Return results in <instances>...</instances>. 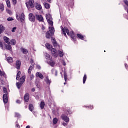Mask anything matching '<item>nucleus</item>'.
I'll return each mask as SVG.
<instances>
[{
    "label": "nucleus",
    "instance_id": "603ef678",
    "mask_svg": "<svg viewBox=\"0 0 128 128\" xmlns=\"http://www.w3.org/2000/svg\"><path fill=\"white\" fill-rule=\"evenodd\" d=\"M30 64H34V60H32V59H30Z\"/></svg>",
    "mask_w": 128,
    "mask_h": 128
},
{
    "label": "nucleus",
    "instance_id": "0e129e2a",
    "mask_svg": "<svg viewBox=\"0 0 128 128\" xmlns=\"http://www.w3.org/2000/svg\"><path fill=\"white\" fill-rule=\"evenodd\" d=\"M48 0V2H50V0Z\"/></svg>",
    "mask_w": 128,
    "mask_h": 128
},
{
    "label": "nucleus",
    "instance_id": "6ab92c4d",
    "mask_svg": "<svg viewBox=\"0 0 128 128\" xmlns=\"http://www.w3.org/2000/svg\"><path fill=\"white\" fill-rule=\"evenodd\" d=\"M6 30V28L2 26V24L0 25V34H2L4 32V30Z\"/></svg>",
    "mask_w": 128,
    "mask_h": 128
},
{
    "label": "nucleus",
    "instance_id": "4c0bfd02",
    "mask_svg": "<svg viewBox=\"0 0 128 128\" xmlns=\"http://www.w3.org/2000/svg\"><path fill=\"white\" fill-rule=\"evenodd\" d=\"M64 80L66 82V80H68V76L66 75V72H64Z\"/></svg>",
    "mask_w": 128,
    "mask_h": 128
},
{
    "label": "nucleus",
    "instance_id": "4be33fe9",
    "mask_svg": "<svg viewBox=\"0 0 128 128\" xmlns=\"http://www.w3.org/2000/svg\"><path fill=\"white\" fill-rule=\"evenodd\" d=\"M51 72L52 74H54L56 76H58V70H56V69H52Z\"/></svg>",
    "mask_w": 128,
    "mask_h": 128
},
{
    "label": "nucleus",
    "instance_id": "72a5a7b5",
    "mask_svg": "<svg viewBox=\"0 0 128 128\" xmlns=\"http://www.w3.org/2000/svg\"><path fill=\"white\" fill-rule=\"evenodd\" d=\"M77 36L80 40H84V36L80 34H77Z\"/></svg>",
    "mask_w": 128,
    "mask_h": 128
},
{
    "label": "nucleus",
    "instance_id": "ddd939ff",
    "mask_svg": "<svg viewBox=\"0 0 128 128\" xmlns=\"http://www.w3.org/2000/svg\"><path fill=\"white\" fill-rule=\"evenodd\" d=\"M48 62L49 64H50V66H54V64H56V62L52 60V59H50V60H48Z\"/></svg>",
    "mask_w": 128,
    "mask_h": 128
},
{
    "label": "nucleus",
    "instance_id": "e433bc0d",
    "mask_svg": "<svg viewBox=\"0 0 128 128\" xmlns=\"http://www.w3.org/2000/svg\"><path fill=\"white\" fill-rule=\"evenodd\" d=\"M70 34L71 38H72V40H75L76 38H74V32L72 31L70 32Z\"/></svg>",
    "mask_w": 128,
    "mask_h": 128
},
{
    "label": "nucleus",
    "instance_id": "5701e85b",
    "mask_svg": "<svg viewBox=\"0 0 128 128\" xmlns=\"http://www.w3.org/2000/svg\"><path fill=\"white\" fill-rule=\"evenodd\" d=\"M32 68H34V64H31L29 67V68L28 70V72L29 74H30L32 72Z\"/></svg>",
    "mask_w": 128,
    "mask_h": 128
},
{
    "label": "nucleus",
    "instance_id": "412c9836",
    "mask_svg": "<svg viewBox=\"0 0 128 128\" xmlns=\"http://www.w3.org/2000/svg\"><path fill=\"white\" fill-rule=\"evenodd\" d=\"M43 4L46 8L48 9L50 8V5L48 3L44 2L43 3Z\"/></svg>",
    "mask_w": 128,
    "mask_h": 128
},
{
    "label": "nucleus",
    "instance_id": "6e6552de",
    "mask_svg": "<svg viewBox=\"0 0 128 128\" xmlns=\"http://www.w3.org/2000/svg\"><path fill=\"white\" fill-rule=\"evenodd\" d=\"M62 118L63 120H64V122H70V118L64 115H62Z\"/></svg>",
    "mask_w": 128,
    "mask_h": 128
},
{
    "label": "nucleus",
    "instance_id": "bf43d9fd",
    "mask_svg": "<svg viewBox=\"0 0 128 128\" xmlns=\"http://www.w3.org/2000/svg\"><path fill=\"white\" fill-rule=\"evenodd\" d=\"M26 128H30V126H26Z\"/></svg>",
    "mask_w": 128,
    "mask_h": 128
},
{
    "label": "nucleus",
    "instance_id": "9d476101",
    "mask_svg": "<svg viewBox=\"0 0 128 128\" xmlns=\"http://www.w3.org/2000/svg\"><path fill=\"white\" fill-rule=\"evenodd\" d=\"M8 94H4L3 95V102L4 104H8Z\"/></svg>",
    "mask_w": 128,
    "mask_h": 128
},
{
    "label": "nucleus",
    "instance_id": "e2e57ef3",
    "mask_svg": "<svg viewBox=\"0 0 128 128\" xmlns=\"http://www.w3.org/2000/svg\"><path fill=\"white\" fill-rule=\"evenodd\" d=\"M125 66L126 68L128 66V65L126 64H125Z\"/></svg>",
    "mask_w": 128,
    "mask_h": 128
},
{
    "label": "nucleus",
    "instance_id": "aec40b11",
    "mask_svg": "<svg viewBox=\"0 0 128 128\" xmlns=\"http://www.w3.org/2000/svg\"><path fill=\"white\" fill-rule=\"evenodd\" d=\"M44 56H45L46 58V60H48H48H52V57H50V56L49 54H48L47 53H45Z\"/></svg>",
    "mask_w": 128,
    "mask_h": 128
},
{
    "label": "nucleus",
    "instance_id": "5fc2aeb1",
    "mask_svg": "<svg viewBox=\"0 0 128 128\" xmlns=\"http://www.w3.org/2000/svg\"><path fill=\"white\" fill-rule=\"evenodd\" d=\"M34 78V75H32L31 76H30V80H32Z\"/></svg>",
    "mask_w": 128,
    "mask_h": 128
},
{
    "label": "nucleus",
    "instance_id": "49530a36",
    "mask_svg": "<svg viewBox=\"0 0 128 128\" xmlns=\"http://www.w3.org/2000/svg\"><path fill=\"white\" fill-rule=\"evenodd\" d=\"M124 2L125 4H126L128 6V0H124Z\"/></svg>",
    "mask_w": 128,
    "mask_h": 128
},
{
    "label": "nucleus",
    "instance_id": "393cba45",
    "mask_svg": "<svg viewBox=\"0 0 128 128\" xmlns=\"http://www.w3.org/2000/svg\"><path fill=\"white\" fill-rule=\"evenodd\" d=\"M5 46L6 48V50H12V46L9 44H5Z\"/></svg>",
    "mask_w": 128,
    "mask_h": 128
},
{
    "label": "nucleus",
    "instance_id": "8fccbe9b",
    "mask_svg": "<svg viewBox=\"0 0 128 128\" xmlns=\"http://www.w3.org/2000/svg\"><path fill=\"white\" fill-rule=\"evenodd\" d=\"M52 44H54V43L56 42V40H54V39H52Z\"/></svg>",
    "mask_w": 128,
    "mask_h": 128
},
{
    "label": "nucleus",
    "instance_id": "a18cd8bd",
    "mask_svg": "<svg viewBox=\"0 0 128 128\" xmlns=\"http://www.w3.org/2000/svg\"><path fill=\"white\" fill-rule=\"evenodd\" d=\"M13 4H16V0H12Z\"/></svg>",
    "mask_w": 128,
    "mask_h": 128
},
{
    "label": "nucleus",
    "instance_id": "423d86ee",
    "mask_svg": "<svg viewBox=\"0 0 128 128\" xmlns=\"http://www.w3.org/2000/svg\"><path fill=\"white\" fill-rule=\"evenodd\" d=\"M29 20L32 22H34L36 21V17L32 13H30L29 14Z\"/></svg>",
    "mask_w": 128,
    "mask_h": 128
},
{
    "label": "nucleus",
    "instance_id": "052dcab7",
    "mask_svg": "<svg viewBox=\"0 0 128 128\" xmlns=\"http://www.w3.org/2000/svg\"><path fill=\"white\" fill-rule=\"evenodd\" d=\"M16 126L17 128H20V125H18V124H16Z\"/></svg>",
    "mask_w": 128,
    "mask_h": 128
},
{
    "label": "nucleus",
    "instance_id": "680f3d73",
    "mask_svg": "<svg viewBox=\"0 0 128 128\" xmlns=\"http://www.w3.org/2000/svg\"><path fill=\"white\" fill-rule=\"evenodd\" d=\"M63 66H66V62H63Z\"/></svg>",
    "mask_w": 128,
    "mask_h": 128
},
{
    "label": "nucleus",
    "instance_id": "79ce46f5",
    "mask_svg": "<svg viewBox=\"0 0 128 128\" xmlns=\"http://www.w3.org/2000/svg\"><path fill=\"white\" fill-rule=\"evenodd\" d=\"M3 90H4V92L6 94V88L5 87H3Z\"/></svg>",
    "mask_w": 128,
    "mask_h": 128
},
{
    "label": "nucleus",
    "instance_id": "c9c22d12",
    "mask_svg": "<svg viewBox=\"0 0 128 128\" xmlns=\"http://www.w3.org/2000/svg\"><path fill=\"white\" fill-rule=\"evenodd\" d=\"M11 42V44H12V46H14V44H16V40L14 39H12L10 40Z\"/></svg>",
    "mask_w": 128,
    "mask_h": 128
},
{
    "label": "nucleus",
    "instance_id": "09e8293b",
    "mask_svg": "<svg viewBox=\"0 0 128 128\" xmlns=\"http://www.w3.org/2000/svg\"><path fill=\"white\" fill-rule=\"evenodd\" d=\"M53 46L56 48V46H58V43H56V42L55 43H53Z\"/></svg>",
    "mask_w": 128,
    "mask_h": 128
},
{
    "label": "nucleus",
    "instance_id": "c756f323",
    "mask_svg": "<svg viewBox=\"0 0 128 128\" xmlns=\"http://www.w3.org/2000/svg\"><path fill=\"white\" fill-rule=\"evenodd\" d=\"M45 46L48 50H52V46L50 44H46Z\"/></svg>",
    "mask_w": 128,
    "mask_h": 128
},
{
    "label": "nucleus",
    "instance_id": "0eeeda50",
    "mask_svg": "<svg viewBox=\"0 0 128 128\" xmlns=\"http://www.w3.org/2000/svg\"><path fill=\"white\" fill-rule=\"evenodd\" d=\"M36 18L38 20H39V22H44V18L42 15L36 14Z\"/></svg>",
    "mask_w": 128,
    "mask_h": 128
},
{
    "label": "nucleus",
    "instance_id": "1a4fd4ad",
    "mask_svg": "<svg viewBox=\"0 0 128 128\" xmlns=\"http://www.w3.org/2000/svg\"><path fill=\"white\" fill-rule=\"evenodd\" d=\"M34 6H35L36 8L38 10H40L42 8V5H40V4L35 3Z\"/></svg>",
    "mask_w": 128,
    "mask_h": 128
},
{
    "label": "nucleus",
    "instance_id": "b1692460",
    "mask_svg": "<svg viewBox=\"0 0 128 128\" xmlns=\"http://www.w3.org/2000/svg\"><path fill=\"white\" fill-rule=\"evenodd\" d=\"M7 60L8 62L12 64V62H14V60L12 59V57H8L7 58Z\"/></svg>",
    "mask_w": 128,
    "mask_h": 128
},
{
    "label": "nucleus",
    "instance_id": "f704fd0d",
    "mask_svg": "<svg viewBox=\"0 0 128 128\" xmlns=\"http://www.w3.org/2000/svg\"><path fill=\"white\" fill-rule=\"evenodd\" d=\"M86 74H84L83 78V84H86Z\"/></svg>",
    "mask_w": 128,
    "mask_h": 128
},
{
    "label": "nucleus",
    "instance_id": "4d7b16f0",
    "mask_svg": "<svg viewBox=\"0 0 128 128\" xmlns=\"http://www.w3.org/2000/svg\"><path fill=\"white\" fill-rule=\"evenodd\" d=\"M37 68L38 70H40V66H37Z\"/></svg>",
    "mask_w": 128,
    "mask_h": 128
},
{
    "label": "nucleus",
    "instance_id": "ea45409f",
    "mask_svg": "<svg viewBox=\"0 0 128 128\" xmlns=\"http://www.w3.org/2000/svg\"><path fill=\"white\" fill-rule=\"evenodd\" d=\"M7 20L8 22H12V20H14V18L12 17H9L8 18H7Z\"/></svg>",
    "mask_w": 128,
    "mask_h": 128
},
{
    "label": "nucleus",
    "instance_id": "a19ab883",
    "mask_svg": "<svg viewBox=\"0 0 128 128\" xmlns=\"http://www.w3.org/2000/svg\"><path fill=\"white\" fill-rule=\"evenodd\" d=\"M0 10H4V6L2 4L0 5Z\"/></svg>",
    "mask_w": 128,
    "mask_h": 128
},
{
    "label": "nucleus",
    "instance_id": "338daca9",
    "mask_svg": "<svg viewBox=\"0 0 128 128\" xmlns=\"http://www.w3.org/2000/svg\"><path fill=\"white\" fill-rule=\"evenodd\" d=\"M104 52H106V50H104Z\"/></svg>",
    "mask_w": 128,
    "mask_h": 128
},
{
    "label": "nucleus",
    "instance_id": "3c124183",
    "mask_svg": "<svg viewBox=\"0 0 128 128\" xmlns=\"http://www.w3.org/2000/svg\"><path fill=\"white\" fill-rule=\"evenodd\" d=\"M63 126H68V124L66 123V122H63L62 124Z\"/></svg>",
    "mask_w": 128,
    "mask_h": 128
},
{
    "label": "nucleus",
    "instance_id": "58836bf2",
    "mask_svg": "<svg viewBox=\"0 0 128 128\" xmlns=\"http://www.w3.org/2000/svg\"><path fill=\"white\" fill-rule=\"evenodd\" d=\"M56 122H58V118H54L53 119V124H56Z\"/></svg>",
    "mask_w": 128,
    "mask_h": 128
},
{
    "label": "nucleus",
    "instance_id": "f03ea898",
    "mask_svg": "<svg viewBox=\"0 0 128 128\" xmlns=\"http://www.w3.org/2000/svg\"><path fill=\"white\" fill-rule=\"evenodd\" d=\"M46 18L48 21V24H49V25L51 26H54V22H52V16L50 14H48L46 16Z\"/></svg>",
    "mask_w": 128,
    "mask_h": 128
},
{
    "label": "nucleus",
    "instance_id": "6e6d98bb",
    "mask_svg": "<svg viewBox=\"0 0 128 128\" xmlns=\"http://www.w3.org/2000/svg\"><path fill=\"white\" fill-rule=\"evenodd\" d=\"M36 90V88H32V92H34Z\"/></svg>",
    "mask_w": 128,
    "mask_h": 128
},
{
    "label": "nucleus",
    "instance_id": "a878e982",
    "mask_svg": "<svg viewBox=\"0 0 128 128\" xmlns=\"http://www.w3.org/2000/svg\"><path fill=\"white\" fill-rule=\"evenodd\" d=\"M44 106H46L44 102H41L40 104V108H42H42H44Z\"/></svg>",
    "mask_w": 128,
    "mask_h": 128
},
{
    "label": "nucleus",
    "instance_id": "864d4df0",
    "mask_svg": "<svg viewBox=\"0 0 128 128\" xmlns=\"http://www.w3.org/2000/svg\"><path fill=\"white\" fill-rule=\"evenodd\" d=\"M16 102H17V104H20V100H16Z\"/></svg>",
    "mask_w": 128,
    "mask_h": 128
},
{
    "label": "nucleus",
    "instance_id": "dca6fc26",
    "mask_svg": "<svg viewBox=\"0 0 128 128\" xmlns=\"http://www.w3.org/2000/svg\"><path fill=\"white\" fill-rule=\"evenodd\" d=\"M36 76L40 78H41V80H42L44 78V76L40 72H37L36 74Z\"/></svg>",
    "mask_w": 128,
    "mask_h": 128
},
{
    "label": "nucleus",
    "instance_id": "7c9ffc66",
    "mask_svg": "<svg viewBox=\"0 0 128 128\" xmlns=\"http://www.w3.org/2000/svg\"><path fill=\"white\" fill-rule=\"evenodd\" d=\"M29 110L30 112H32V110H34V105H32V104H30L29 105Z\"/></svg>",
    "mask_w": 128,
    "mask_h": 128
},
{
    "label": "nucleus",
    "instance_id": "bb28decb",
    "mask_svg": "<svg viewBox=\"0 0 128 128\" xmlns=\"http://www.w3.org/2000/svg\"><path fill=\"white\" fill-rule=\"evenodd\" d=\"M21 74L22 73L20 72V71H18V72L17 73L16 78V80H18V78H20Z\"/></svg>",
    "mask_w": 128,
    "mask_h": 128
},
{
    "label": "nucleus",
    "instance_id": "f3484780",
    "mask_svg": "<svg viewBox=\"0 0 128 128\" xmlns=\"http://www.w3.org/2000/svg\"><path fill=\"white\" fill-rule=\"evenodd\" d=\"M25 81H26V76H22L20 79V82L22 84H24V82Z\"/></svg>",
    "mask_w": 128,
    "mask_h": 128
},
{
    "label": "nucleus",
    "instance_id": "2eb2a0df",
    "mask_svg": "<svg viewBox=\"0 0 128 128\" xmlns=\"http://www.w3.org/2000/svg\"><path fill=\"white\" fill-rule=\"evenodd\" d=\"M20 64H21L20 61L17 60L16 62V68H17V70H20Z\"/></svg>",
    "mask_w": 128,
    "mask_h": 128
},
{
    "label": "nucleus",
    "instance_id": "2f4dec72",
    "mask_svg": "<svg viewBox=\"0 0 128 128\" xmlns=\"http://www.w3.org/2000/svg\"><path fill=\"white\" fill-rule=\"evenodd\" d=\"M58 54H59L60 56V58H62V56H64V52H62L60 50H58Z\"/></svg>",
    "mask_w": 128,
    "mask_h": 128
},
{
    "label": "nucleus",
    "instance_id": "de8ad7c7",
    "mask_svg": "<svg viewBox=\"0 0 128 128\" xmlns=\"http://www.w3.org/2000/svg\"><path fill=\"white\" fill-rule=\"evenodd\" d=\"M7 12L9 14H12V11H10V10H7Z\"/></svg>",
    "mask_w": 128,
    "mask_h": 128
},
{
    "label": "nucleus",
    "instance_id": "37998d69",
    "mask_svg": "<svg viewBox=\"0 0 128 128\" xmlns=\"http://www.w3.org/2000/svg\"><path fill=\"white\" fill-rule=\"evenodd\" d=\"M15 116L17 118H19V116H20V115L18 113H15Z\"/></svg>",
    "mask_w": 128,
    "mask_h": 128
},
{
    "label": "nucleus",
    "instance_id": "473e14b6",
    "mask_svg": "<svg viewBox=\"0 0 128 128\" xmlns=\"http://www.w3.org/2000/svg\"><path fill=\"white\" fill-rule=\"evenodd\" d=\"M21 50H22V52H23V54H26L28 52V50H26V49H24V48H22Z\"/></svg>",
    "mask_w": 128,
    "mask_h": 128
},
{
    "label": "nucleus",
    "instance_id": "39448f33",
    "mask_svg": "<svg viewBox=\"0 0 128 128\" xmlns=\"http://www.w3.org/2000/svg\"><path fill=\"white\" fill-rule=\"evenodd\" d=\"M61 28H62V34H63L64 36H66V34H67L68 36H70V30H68V29L67 28H62L61 26Z\"/></svg>",
    "mask_w": 128,
    "mask_h": 128
},
{
    "label": "nucleus",
    "instance_id": "a211bd4d",
    "mask_svg": "<svg viewBox=\"0 0 128 128\" xmlns=\"http://www.w3.org/2000/svg\"><path fill=\"white\" fill-rule=\"evenodd\" d=\"M4 42H6V44H10V38L6 36L4 37Z\"/></svg>",
    "mask_w": 128,
    "mask_h": 128
},
{
    "label": "nucleus",
    "instance_id": "c03bdc74",
    "mask_svg": "<svg viewBox=\"0 0 128 128\" xmlns=\"http://www.w3.org/2000/svg\"><path fill=\"white\" fill-rule=\"evenodd\" d=\"M16 27L13 28L12 30V32H16Z\"/></svg>",
    "mask_w": 128,
    "mask_h": 128
},
{
    "label": "nucleus",
    "instance_id": "13d9d810",
    "mask_svg": "<svg viewBox=\"0 0 128 128\" xmlns=\"http://www.w3.org/2000/svg\"><path fill=\"white\" fill-rule=\"evenodd\" d=\"M42 30H44V26H42Z\"/></svg>",
    "mask_w": 128,
    "mask_h": 128
},
{
    "label": "nucleus",
    "instance_id": "4468645a",
    "mask_svg": "<svg viewBox=\"0 0 128 128\" xmlns=\"http://www.w3.org/2000/svg\"><path fill=\"white\" fill-rule=\"evenodd\" d=\"M44 80V82H46L47 84H48V85L50 84L52 82V80H50V78H48V76H46Z\"/></svg>",
    "mask_w": 128,
    "mask_h": 128
},
{
    "label": "nucleus",
    "instance_id": "f8f14e48",
    "mask_svg": "<svg viewBox=\"0 0 128 128\" xmlns=\"http://www.w3.org/2000/svg\"><path fill=\"white\" fill-rule=\"evenodd\" d=\"M24 100L26 102H28L30 100V94H26L24 96Z\"/></svg>",
    "mask_w": 128,
    "mask_h": 128
},
{
    "label": "nucleus",
    "instance_id": "9b49d317",
    "mask_svg": "<svg viewBox=\"0 0 128 128\" xmlns=\"http://www.w3.org/2000/svg\"><path fill=\"white\" fill-rule=\"evenodd\" d=\"M51 52L52 54L54 56H56V57L58 56V52H56V48H52Z\"/></svg>",
    "mask_w": 128,
    "mask_h": 128
},
{
    "label": "nucleus",
    "instance_id": "cd10ccee",
    "mask_svg": "<svg viewBox=\"0 0 128 128\" xmlns=\"http://www.w3.org/2000/svg\"><path fill=\"white\" fill-rule=\"evenodd\" d=\"M6 2L8 8H10V0H6Z\"/></svg>",
    "mask_w": 128,
    "mask_h": 128
},
{
    "label": "nucleus",
    "instance_id": "c85d7f7f",
    "mask_svg": "<svg viewBox=\"0 0 128 128\" xmlns=\"http://www.w3.org/2000/svg\"><path fill=\"white\" fill-rule=\"evenodd\" d=\"M22 83L20 82H16V86L18 88V90H20V88L22 87Z\"/></svg>",
    "mask_w": 128,
    "mask_h": 128
},
{
    "label": "nucleus",
    "instance_id": "20e7f679",
    "mask_svg": "<svg viewBox=\"0 0 128 128\" xmlns=\"http://www.w3.org/2000/svg\"><path fill=\"white\" fill-rule=\"evenodd\" d=\"M34 0H29L28 2L26 3V6L28 8H32L34 7Z\"/></svg>",
    "mask_w": 128,
    "mask_h": 128
},
{
    "label": "nucleus",
    "instance_id": "69168bd1",
    "mask_svg": "<svg viewBox=\"0 0 128 128\" xmlns=\"http://www.w3.org/2000/svg\"><path fill=\"white\" fill-rule=\"evenodd\" d=\"M66 82H64V84H66Z\"/></svg>",
    "mask_w": 128,
    "mask_h": 128
},
{
    "label": "nucleus",
    "instance_id": "7ed1b4c3",
    "mask_svg": "<svg viewBox=\"0 0 128 128\" xmlns=\"http://www.w3.org/2000/svg\"><path fill=\"white\" fill-rule=\"evenodd\" d=\"M16 18L18 20H20L22 22H24V20H26L24 18V13H22L20 16L18 15V14H16Z\"/></svg>",
    "mask_w": 128,
    "mask_h": 128
},
{
    "label": "nucleus",
    "instance_id": "f257e3e1",
    "mask_svg": "<svg viewBox=\"0 0 128 128\" xmlns=\"http://www.w3.org/2000/svg\"><path fill=\"white\" fill-rule=\"evenodd\" d=\"M54 34V28L52 26H49V30L46 32V38H50Z\"/></svg>",
    "mask_w": 128,
    "mask_h": 128
}]
</instances>
